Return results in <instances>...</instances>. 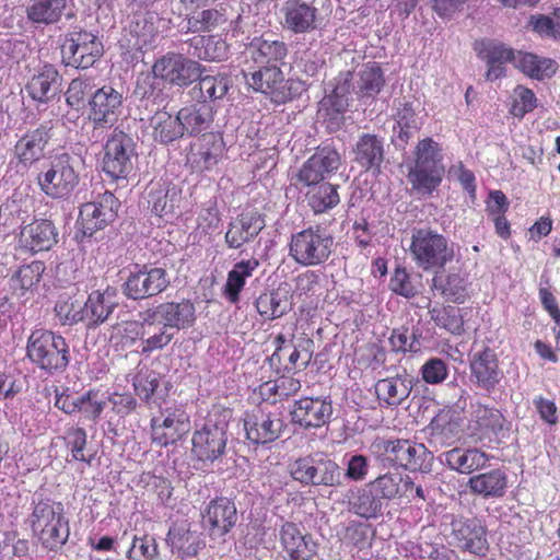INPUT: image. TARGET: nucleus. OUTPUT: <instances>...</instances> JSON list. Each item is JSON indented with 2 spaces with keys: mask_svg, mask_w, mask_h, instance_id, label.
Masks as SVG:
<instances>
[{
  "mask_svg": "<svg viewBox=\"0 0 560 560\" xmlns=\"http://www.w3.org/2000/svg\"><path fill=\"white\" fill-rule=\"evenodd\" d=\"M384 159L382 139L374 135H363L354 148V161L365 170L378 168Z\"/></svg>",
  "mask_w": 560,
  "mask_h": 560,
  "instance_id": "obj_45",
  "label": "nucleus"
},
{
  "mask_svg": "<svg viewBox=\"0 0 560 560\" xmlns=\"http://www.w3.org/2000/svg\"><path fill=\"white\" fill-rule=\"evenodd\" d=\"M332 236L318 226L292 234L289 243L290 257L301 266H318L331 255Z\"/></svg>",
  "mask_w": 560,
  "mask_h": 560,
  "instance_id": "obj_6",
  "label": "nucleus"
},
{
  "mask_svg": "<svg viewBox=\"0 0 560 560\" xmlns=\"http://www.w3.org/2000/svg\"><path fill=\"white\" fill-rule=\"evenodd\" d=\"M178 197V190L175 187L161 186V183L154 184L148 196V202L152 206V211L162 217L172 212Z\"/></svg>",
  "mask_w": 560,
  "mask_h": 560,
  "instance_id": "obj_55",
  "label": "nucleus"
},
{
  "mask_svg": "<svg viewBox=\"0 0 560 560\" xmlns=\"http://www.w3.org/2000/svg\"><path fill=\"white\" fill-rule=\"evenodd\" d=\"M265 228V220L258 213H243L229 224L225 242L231 248H240L256 237Z\"/></svg>",
  "mask_w": 560,
  "mask_h": 560,
  "instance_id": "obj_34",
  "label": "nucleus"
},
{
  "mask_svg": "<svg viewBox=\"0 0 560 560\" xmlns=\"http://www.w3.org/2000/svg\"><path fill=\"white\" fill-rule=\"evenodd\" d=\"M259 261L256 258L242 260L236 262L228 273V279L224 285V295L231 303L240 301V293L242 292L246 280L253 276V272L258 268Z\"/></svg>",
  "mask_w": 560,
  "mask_h": 560,
  "instance_id": "obj_44",
  "label": "nucleus"
},
{
  "mask_svg": "<svg viewBox=\"0 0 560 560\" xmlns=\"http://www.w3.org/2000/svg\"><path fill=\"white\" fill-rule=\"evenodd\" d=\"M312 486L338 487L341 485L339 465L325 456H314Z\"/></svg>",
  "mask_w": 560,
  "mask_h": 560,
  "instance_id": "obj_53",
  "label": "nucleus"
},
{
  "mask_svg": "<svg viewBox=\"0 0 560 560\" xmlns=\"http://www.w3.org/2000/svg\"><path fill=\"white\" fill-rule=\"evenodd\" d=\"M75 159L68 153H59L44 164L36 176V183L47 197L68 199L79 184Z\"/></svg>",
  "mask_w": 560,
  "mask_h": 560,
  "instance_id": "obj_5",
  "label": "nucleus"
},
{
  "mask_svg": "<svg viewBox=\"0 0 560 560\" xmlns=\"http://www.w3.org/2000/svg\"><path fill=\"white\" fill-rule=\"evenodd\" d=\"M515 68L527 77L541 81L551 78L556 73L558 65L550 58L516 51Z\"/></svg>",
  "mask_w": 560,
  "mask_h": 560,
  "instance_id": "obj_40",
  "label": "nucleus"
},
{
  "mask_svg": "<svg viewBox=\"0 0 560 560\" xmlns=\"http://www.w3.org/2000/svg\"><path fill=\"white\" fill-rule=\"evenodd\" d=\"M430 318L440 328L453 335H460L464 331V320L459 308L455 306L435 305L429 310Z\"/></svg>",
  "mask_w": 560,
  "mask_h": 560,
  "instance_id": "obj_54",
  "label": "nucleus"
},
{
  "mask_svg": "<svg viewBox=\"0 0 560 560\" xmlns=\"http://www.w3.org/2000/svg\"><path fill=\"white\" fill-rule=\"evenodd\" d=\"M58 242V230L47 219H36L21 225L18 244L21 248L32 252H47Z\"/></svg>",
  "mask_w": 560,
  "mask_h": 560,
  "instance_id": "obj_23",
  "label": "nucleus"
},
{
  "mask_svg": "<svg viewBox=\"0 0 560 560\" xmlns=\"http://www.w3.org/2000/svg\"><path fill=\"white\" fill-rule=\"evenodd\" d=\"M228 422L217 421L210 416L194 432L192 454L201 462H214L225 451Z\"/></svg>",
  "mask_w": 560,
  "mask_h": 560,
  "instance_id": "obj_13",
  "label": "nucleus"
},
{
  "mask_svg": "<svg viewBox=\"0 0 560 560\" xmlns=\"http://www.w3.org/2000/svg\"><path fill=\"white\" fill-rule=\"evenodd\" d=\"M184 136H196L208 130L213 120L212 109L208 104H195L183 107L178 113Z\"/></svg>",
  "mask_w": 560,
  "mask_h": 560,
  "instance_id": "obj_38",
  "label": "nucleus"
},
{
  "mask_svg": "<svg viewBox=\"0 0 560 560\" xmlns=\"http://www.w3.org/2000/svg\"><path fill=\"white\" fill-rule=\"evenodd\" d=\"M44 272V265L40 261H34L22 266L10 278V289L18 296H23L40 280Z\"/></svg>",
  "mask_w": 560,
  "mask_h": 560,
  "instance_id": "obj_51",
  "label": "nucleus"
},
{
  "mask_svg": "<svg viewBox=\"0 0 560 560\" xmlns=\"http://www.w3.org/2000/svg\"><path fill=\"white\" fill-rule=\"evenodd\" d=\"M136 156L131 137L115 129L104 145L103 171L113 179H125L133 171Z\"/></svg>",
  "mask_w": 560,
  "mask_h": 560,
  "instance_id": "obj_9",
  "label": "nucleus"
},
{
  "mask_svg": "<svg viewBox=\"0 0 560 560\" xmlns=\"http://www.w3.org/2000/svg\"><path fill=\"white\" fill-rule=\"evenodd\" d=\"M381 459L410 471L429 472L433 454L424 444L410 440H386L380 443Z\"/></svg>",
  "mask_w": 560,
  "mask_h": 560,
  "instance_id": "obj_8",
  "label": "nucleus"
},
{
  "mask_svg": "<svg viewBox=\"0 0 560 560\" xmlns=\"http://www.w3.org/2000/svg\"><path fill=\"white\" fill-rule=\"evenodd\" d=\"M273 343L276 346L275 352L272 353L270 360L271 362L281 360L288 355V361L291 368H306L311 360V354L307 351H300L296 346L292 343V340H288L284 335L279 334Z\"/></svg>",
  "mask_w": 560,
  "mask_h": 560,
  "instance_id": "obj_52",
  "label": "nucleus"
},
{
  "mask_svg": "<svg viewBox=\"0 0 560 560\" xmlns=\"http://www.w3.org/2000/svg\"><path fill=\"white\" fill-rule=\"evenodd\" d=\"M332 415L331 400L328 397H304L294 402L292 421L304 429L320 428L328 423Z\"/></svg>",
  "mask_w": 560,
  "mask_h": 560,
  "instance_id": "obj_24",
  "label": "nucleus"
},
{
  "mask_svg": "<svg viewBox=\"0 0 560 560\" xmlns=\"http://www.w3.org/2000/svg\"><path fill=\"white\" fill-rule=\"evenodd\" d=\"M115 290L92 291L83 302L84 324L86 327H97L105 323L117 306Z\"/></svg>",
  "mask_w": 560,
  "mask_h": 560,
  "instance_id": "obj_31",
  "label": "nucleus"
},
{
  "mask_svg": "<svg viewBox=\"0 0 560 560\" xmlns=\"http://www.w3.org/2000/svg\"><path fill=\"white\" fill-rule=\"evenodd\" d=\"M119 207V200L113 192L105 191L95 200L80 207L79 224L84 236L92 237L110 224Z\"/></svg>",
  "mask_w": 560,
  "mask_h": 560,
  "instance_id": "obj_14",
  "label": "nucleus"
},
{
  "mask_svg": "<svg viewBox=\"0 0 560 560\" xmlns=\"http://www.w3.org/2000/svg\"><path fill=\"white\" fill-rule=\"evenodd\" d=\"M285 428L281 413L256 408L246 412L244 429L246 438L254 444H267L279 439Z\"/></svg>",
  "mask_w": 560,
  "mask_h": 560,
  "instance_id": "obj_17",
  "label": "nucleus"
},
{
  "mask_svg": "<svg viewBox=\"0 0 560 560\" xmlns=\"http://www.w3.org/2000/svg\"><path fill=\"white\" fill-rule=\"evenodd\" d=\"M189 429V416L182 408H167L151 420L152 441L160 446L176 443Z\"/></svg>",
  "mask_w": 560,
  "mask_h": 560,
  "instance_id": "obj_19",
  "label": "nucleus"
},
{
  "mask_svg": "<svg viewBox=\"0 0 560 560\" xmlns=\"http://www.w3.org/2000/svg\"><path fill=\"white\" fill-rule=\"evenodd\" d=\"M348 508L355 515L370 520L381 514L383 504L376 493L366 485L364 488L351 491L348 497Z\"/></svg>",
  "mask_w": 560,
  "mask_h": 560,
  "instance_id": "obj_43",
  "label": "nucleus"
},
{
  "mask_svg": "<svg viewBox=\"0 0 560 560\" xmlns=\"http://www.w3.org/2000/svg\"><path fill=\"white\" fill-rule=\"evenodd\" d=\"M409 254L416 266L423 271L444 269L454 258V245L430 228L415 229Z\"/></svg>",
  "mask_w": 560,
  "mask_h": 560,
  "instance_id": "obj_4",
  "label": "nucleus"
},
{
  "mask_svg": "<svg viewBox=\"0 0 560 560\" xmlns=\"http://www.w3.org/2000/svg\"><path fill=\"white\" fill-rule=\"evenodd\" d=\"M431 434L441 438L444 443L455 439L459 432V423L455 420L454 412L442 410L430 423Z\"/></svg>",
  "mask_w": 560,
  "mask_h": 560,
  "instance_id": "obj_57",
  "label": "nucleus"
},
{
  "mask_svg": "<svg viewBox=\"0 0 560 560\" xmlns=\"http://www.w3.org/2000/svg\"><path fill=\"white\" fill-rule=\"evenodd\" d=\"M202 518L210 538L225 541V536L233 529L238 518L235 503L228 498L211 500Z\"/></svg>",
  "mask_w": 560,
  "mask_h": 560,
  "instance_id": "obj_21",
  "label": "nucleus"
},
{
  "mask_svg": "<svg viewBox=\"0 0 560 560\" xmlns=\"http://www.w3.org/2000/svg\"><path fill=\"white\" fill-rule=\"evenodd\" d=\"M469 368L471 380L485 390L493 389L501 380L497 354L489 347L472 350Z\"/></svg>",
  "mask_w": 560,
  "mask_h": 560,
  "instance_id": "obj_25",
  "label": "nucleus"
},
{
  "mask_svg": "<svg viewBox=\"0 0 560 560\" xmlns=\"http://www.w3.org/2000/svg\"><path fill=\"white\" fill-rule=\"evenodd\" d=\"M67 0H30L25 12L27 19L38 25L57 23L66 8Z\"/></svg>",
  "mask_w": 560,
  "mask_h": 560,
  "instance_id": "obj_42",
  "label": "nucleus"
},
{
  "mask_svg": "<svg viewBox=\"0 0 560 560\" xmlns=\"http://www.w3.org/2000/svg\"><path fill=\"white\" fill-rule=\"evenodd\" d=\"M150 126L153 129L154 140L160 143L167 144L184 137L178 114L173 116L167 112H158L150 119Z\"/></svg>",
  "mask_w": 560,
  "mask_h": 560,
  "instance_id": "obj_46",
  "label": "nucleus"
},
{
  "mask_svg": "<svg viewBox=\"0 0 560 560\" xmlns=\"http://www.w3.org/2000/svg\"><path fill=\"white\" fill-rule=\"evenodd\" d=\"M94 88L95 84L93 78L80 77L73 79L66 91L67 104L71 107L79 108L84 104L86 96L93 94L92 91Z\"/></svg>",
  "mask_w": 560,
  "mask_h": 560,
  "instance_id": "obj_62",
  "label": "nucleus"
},
{
  "mask_svg": "<svg viewBox=\"0 0 560 560\" xmlns=\"http://www.w3.org/2000/svg\"><path fill=\"white\" fill-rule=\"evenodd\" d=\"M124 94L110 85L95 90L89 100V119L94 128H110L122 112Z\"/></svg>",
  "mask_w": 560,
  "mask_h": 560,
  "instance_id": "obj_15",
  "label": "nucleus"
},
{
  "mask_svg": "<svg viewBox=\"0 0 560 560\" xmlns=\"http://www.w3.org/2000/svg\"><path fill=\"white\" fill-rule=\"evenodd\" d=\"M378 499L392 500L408 497L413 490L411 478L399 471L384 474L368 485Z\"/></svg>",
  "mask_w": 560,
  "mask_h": 560,
  "instance_id": "obj_37",
  "label": "nucleus"
},
{
  "mask_svg": "<svg viewBox=\"0 0 560 560\" xmlns=\"http://www.w3.org/2000/svg\"><path fill=\"white\" fill-rule=\"evenodd\" d=\"M395 120L393 143L397 149H405L422 125L421 118L413 107V102L399 101Z\"/></svg>",
  "mask_w": 560,
  "mask_h": 560,
  "instance_id": "obj_33",
  "label": "nucleus"
},
{
  "mask_svg": "<svg viewBox=\"0 0 560 560\" xmlns=\"http://www.w3.org/2000/svg\"><path fill=\"white\" fill-rule=\"evenodd\" d=\"M478 56L487 62L488 70L486 79L495 81L505 75V63L513 62L515 66L516 51L502 43L482 40L475 47Z\"/></svg>",
  "mask_w": 560,
  "mask_h": 560,
  "instance_id": "obj_28",
  "label": "nucleus"
},
{
  "mask_svg": "<svg viewBox=\"0 0 560 560\" xmlns=\"http://www.w3.org/2000/svg\"><path fill=\"white\" fill-rule=\"evenodd\" d=\"M167 542L174 553L182 558L195 557L205 547V541L197 530H191L190 525L184 521L171 526L167 534Z\"/></svg>",
  "mask_w": 560,
  "mask_h": 560,
  "instance_id": "obj_32",
  "label": "nucleus"
},
{
  "mask_svg": "<svg viewBox=\"0 0 560 560\" xmlns=\"http://www.w3.org/2000/svg\"><path fill=\"white\" fill-rule=\"evenodd\" d=\"M83 302L66 298L60 299L55 305L56 316L61 325L72 326L84 323Z\"/></svg>",
  "mask_w": 560,
  "mask_h": 560,
  "instance_id": "obj_59",
  "label": "nucleus"
},
{
  "mask_svg": "<svg viewBox=\"0 0 560 560\" xmlns=\"http://www.w3.org/2000/svg\"><path fill=\"white\" fill-rule=\"evenodd\" d=\"M503 423L504 417L499 409L479 401L470 404L468 419L470 436L476 440L490 439L492 435L497 436L502 431Z\"/></svg>",
  "mask_w": 560,
  "mask_h": 560,
  "instance_id": "obj_26",
  "label": "nucleus"
},
{
  "mask_svg": "<svg viewBox=\"0 0 560 560\" xmlns=\"http://www.w3.org/2000/svg\"><path fill=\"white\" fill-rule=\"evenodd\" d=\"M340 155L331 147L318 148L293 177V185L304 191L306 187L326 183L325 179L340 166Z\"/></svg>",
  "mask_w": 560,
  "mask_h": 560,
  "instance_id": "obj_12",
  "label": "nucleus"
},
{
  "mask_svg": "<svg viewBox=\"0 0 560 560\" xmlns=\"http://www.w3.org/2000/svg\"><path fill=\"white\" fill-rule=\"evenodd\" d=\"M130 560H156L158 545L153 537H133L127 553Z\"/></svg>",
  "mask_w": 560,
  "mask_h": 560,
  "instance_id": "obj_64",
  "label": "nucleus"
},
{
  "mask_svg": "<svg viewBox=\"0 0 560 560\" xmlns=\"http://www.w3.org/2000/svg\"><path fill=\"white\" fill-rule=\"evenodd\" d=\"M170 284V279L163 268L147 267L131 271L124 283V293L132 300L147 299L164 291Z\"/></svg>",
  "mask_w": 560,
  "mask_h": 560,
  "instance_id": "obj_20",
  "label": "nucleus"
},
{
  "mask_svg": "<svg viewBox=\"0 0 560 560\" xmlns=\"http://www.w3.org/2000/svg\"><path fill=\"white\" fill-rule=\"evenodd\" d=\"M244 78L249 88L269 96L277 104H283L306 90L305 82L295 79L287 80L276 65L262 67L249 74L244 73Z\"/></svg>",
  "mask_w": 560,
  "mask_h": 560,
  "instance_id": "obj_7",
  "label": "nucleus"
},
{
  "mask_svg": "<svg viewBox=\"0 0 560 560\" xmlns=\"http://www.w3.org/2000/svg\"><path fill=\"white\" fill-rule=\"evenodd\" d=\"M30 523L38 541L47 550H58L69 538V521L60 502L50 499L36 502L30 515Z\"/></svg>",
  "mask_w": 560,
  "mask_h": 560,
  "instance_id": "obj_2",
  "label": "nucleus"
},
{
  "mask_svg": "<svg viewBox=\"0 0 560 560\" xmlns=\"http://www.w3.org/2000/svg\"><path fill=\"white\" fill-rule=\"evenodd\" d=\"M198 84L192 92L200 104H207L208 101L222 100L231 85L230 79L225 74L200 75Z\"/></svg>",
  "mask_w": 560,
  "mask_h": 560,
  "instance_id": "obj_47",
  "label": "nucleus"
},
{
  "mask_svg": "<svg viewBox=\"0 0 560 560\" xmlns=\"http://www.w3.org/2000/svg\"><path fill=\"white\" fill-rule=\"evenodd\" d=\"M250 51L255 62L260 65H276L284 59L288 49L283 42L258 38L252 42Z\"/></svg>",
  "mask_w": 560,
  "mask_h": 560,
  "instance_id": "obj_50",
  "label": "nucleus"
},
{
  "mask_svg": "<svg viewBox=\"0 0 560 560\" xmlns=\"http://www.w3.org/2000/svg\"><path fill=\"white\" fill-rule=\"evenodd\" d=\"M140 319L141 322L126 323L124 330L132 335L131 342L137 338L141 339V353L149 354L161 350L172 341L174 334L160 324V320L155 319L148 310L140 313Z\"/></svg>",
  "mask_w": 560,
  "mask_h": 560,
  "instance_id": "obj_16",
  "label": "nucleus"
},
{
  "mask_svg": "<svg viewBox=\"0 0 560 560\" xmlns=\"http://www.w3.org/2000/svg\"><path fill=\"white\" fill-rule=\"evenodd\" d=\"M155 78L178 88H187L203 73L205 68L183 54L167 52L152 68Z\"/></svg>",
  "mask_w": 560,
  "mask_h": 560,
  "instance_id": "obj_10",
  "label": "nucleus"
},
{
  "mask_svg": "<svg viewBox=\"0 0 560 560\" xmlns=\"http://www.w3.org/2000/svg\"><path fill=\"white\" fill-rule=\"evenodd\" d=\"M225 22L223 13L217 9L202 10L187 20L188 30L196 32H210Z\"/></svg>",
  "mask_w": 560,
  "mask_h": 560,
  "instance_id": "obj_61",
  "label": "nucleus"
},
{
  "mask_svg": "<svg viewBox=\"0 0 560 560\" xmlns=\"http://www.w3.org/2000/svg\"><path fill=\"white\" fill-rule=\"evenodd\" d=\"M61 77L52 65H44L26 85L28 95L37 102L47 103L59 90Z\"/></svg>",
  "mask_w": 560,
  "mask_h": 560,
  "instance_id": "obj_36",
  "label": "nucleus"
},
{
  "mask_svg": "<svg viewBox=\"0 0 560 560\" xmlns=\"http://www.w3.org/2000/svg\"><path fill=\"white\" fill-rule=\"evenodd\" d=\"M51 139L50 129L39 126L23 135L14 147L16 159L24 166H31L46 156Z\"/></svg>",
  "mask_w": 560,
  "mask_h": 560,
  "instance_id": "obj_27",
  "label": "nucleus"
},
{
  "mask_svg": "<svg viewBox=\"0 0 560 560\" xmlns=\"http://www.w3.org/2000/svg\"><path fill=\"white\" fill-rule=\"evenodd\" d=\"M467 487L483 499L501 498L508 489V475L500 468L477 474L469 478Z\"/></svg>",
  "mask_w": 560,
  "mask_h": 560,
  "instance_id": "obj_35",
  "label": "nucleus"
},
{
  "mask_svg": "<svg viewBox=\"0 0 560 560\" xmlns=\"http://www.w3.org/2000/svg\"><path fill=\"white\" fill-rule=\"evenodd\" d=\"M384 82V74L381 68L375 62H369L360 70L357 84L363 95L374 96L380 93Z\"/></svg>",
  "mask_w": 560,
  "mask_h": 560,
  "instance_id": "obj_56",
  "label": "nucleus"
},
{
  "mask_svg": "<svg viewBox=\"0 0 560 560\" xmlns=\"http://www.w3.org/2000/svg\"><path fill=\"white\" fill-rule=\"evenodd\" d=\"M304 190L306 201L315 213H323L337 206L340 201L337 186L327 182L312 185Z\"/></svg>",
  "mask_w": 560,
  "mask_h": 560,
  "instance_id": "obj_48",
  "label": "nucleus"
},
{
  "mask_svg": "<svg viewBox=\"0 0 560 560\" xmlns=\"http://www.w3.org/2000/svg\"><path fill=\"white\" fill-rule=\"evenodd\" d=\"M168 330H180L190 327L195 322V306L189 301L166 302L148 308Z\"/></svg>",
  "mask_w": 560,
  "mask_h": 560,
  "instance_id": "obj_30",
  "label": "nucleus"
},
{
  "mask_svg": "<svg viewBox=\"0 0 560 560\" xmlns=\"http://www.w3.org/2000/svg\"><path fill=\"white\" fill-rule=\"evenodd\" d=\"M537 107V97L535 93L523 86L517 85L513 91V102L511 106V114L514 117L523 118L527 113Z\"/></svg>",
  "mask_w": 560,
  "mask_h": 560,
  "instance_id": "obj_63",
  "label": "nucleus"
},
{
  "mask_svg": "<svg viewBox=\"0 0 560 560\" xmlns=\"http://www.w3.org/2000/svg\"><path fill=\"white\" fill-rule=\"evenodd\" d=\"M445 173L440 144L432 138L420 140L413 151V161L407 178L413 190L431 195L442 183Z\"/></svg>",
  "mask_w": 560,
  "mask_h": 560,
  "instance_id": "obj_1",
  "label": "nucleus"
},
{
  "mask_svg": "<svg viewBox=\"0 0 560 560\" xmlns=\"http://www.w3.org/2000/svg\"><path fill=\"white\" fill-rule=\"evenodd\" d=\"M102 54V42L96 35L86 31L70 33L61 46L63 65L75 69L92 67Z\"/></svg>",
  "mask_w": 560,
  "mask_h": 560,
  "instance_id": "obj_11",
  "label": "nucleus"
},
{
  "mask_svg": "<svg viewBox=\"0 0 560 560\" xmlns=\"http://www.w3.org/2000/svg\"><path fill=\"white\" fill-rule=\"evenodd\" d=\"M289 291L284 288L261 293L256 301L258 313L266 319L280 318L291 310Z\"/></svg>",
  "mask_w": 560,
  "mask_h": 560,
  "instance_id": "obj_41",
  "label": "nucleus"
},
{
  "mask_svg": "<svg viewBox=\"0 0 560 560\" xmlns=\"http://www.w3.org/2000/svg\"><path fill=\"white\" fill-rule=\"evenodd\" d=\"M79 404V412L96 423L107 405V398L105 394H100L97 390H89L80 396Z\"/></svg>",
  "mask_w": 560,
  "mask_h": 560,
  "instance_id": "obj_60",
  "label": "nucleus"
},
{
  "mask_svg": "<svg viewBox=\"0 0 560 560\" xmlns=\"http://www.w3.org/2000/svg\"><path fill=\"white\" fill-rule=\"evenodd\" d=\"M375 390L381 401L393 407L400 405L410 395L411 386L404 378L390 377L380 380Z\"/></svg>",
  "mask_w": 560,
  "mask_h": 560,
  "instance_id": "obj_49",
  "label": "nucleus"
},
{
  "mask_svg": "<svg viewBox=\"0 0 560 560\" xmlns=\"http://www.w3.org/2000/svg\"><path fill=\"white\" fill-rule=\"evenodd\" d=\"M486 527L475 517L455 516L451 522V538L455 546L476 556L489 549Z\"/></svg>",
  "mask_w": 560,
  "mask_h": 560,
  "instance_id": "obj_18",
  "label": "nucleus"
},
{
  "mask_svg": "<svg viewBox=\"0 0 560 560\" xmlns=\"http://www.w3.org/2000/svg\"><path fill=\"white\" fill-rule=\"evenodd\" d=\"M445 464L460 474H471L483 468L489 456L477 448H453L444 454Z\"/></svg>",
  "mask_w": 560,
  "mask_h": 560,
  "instance_id": "obj_39",
  "label": "nucleus"
},
{
  "mask_svg": "<svg viewBox=\"0 0 560 560\" xmlns=\"http://www.w3.org/2000/svg\"><path fill=\"white\" fill-rule=\"evenodd\" d=\"M313 0H287L282 7L284 27L295 34L307 33L317 27L318 10Z\"/></svg>",
  "mask_w": 560,
  "mask_h": 560,
  "instance_id": "obj_29",
  "label": "nucleus"
},
{
  "mask_svg": "<svg viewBox=\"0 0 560 560\" xmlns=\"http://www.w3.org/2000/svg\"><path fill=\"white\" fill-rule=\"evenodd\" d=\"M26 357L47 374L63 372L70 360L66 339L51 330L35 329L27 339Z\"/></svg>",
  "mask_w": 560,
  "mask_h": 560,
  "instance_id": "obj_3",
  "label": "nucleus"
},
{
  "mask_svg": "<svg viewBox=\"0 0 560 560\" xmlns=\"http://www.w3.org/2000/svg\"><path fill=\"white\" fill-rule=\"evenodd\" d=\"M280 545L285 552L282 560H312L317 552L313 537L295 523L285 522L279 529Z\"/></svg>",
  "mask_w": 560,
  "mask_h": 560,
  "instance_id": "obj_22",
  "label": "nucleus"
},
{
  "mask_svg": "<svg viewBox=\"0 0 560 560\" xmlns=\"http://www.w3.org/2000/svg\"><path fill=\"white\" fill-rule=\"evenodd\" d=\"M421 334L418 330H409L408 328H398L392 331L389 343L396 352H412L416 353L421 350Z\"/></svg>",
  "mask_w": 560,
  "mask_h": 560,
  "instance_id": "obj_58",
  "label": "nucleus"
}]
</instances>
